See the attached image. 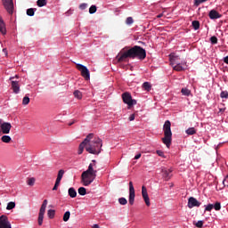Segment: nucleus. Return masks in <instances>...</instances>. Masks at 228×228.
<instances>
[{
    "label": "nucleus",
    "instance_id": "25",
    "mask_svg": "<svg viewBox=\"0 0 228 228\" xmlns=\"http://www.w3.org/2000/svg\"><path fill=\"white\" fill-rule=\"evenodd\" d=\"M186 134L191 135L195 134L197 133V130H195V127H190L185 131Z\"/></svg>",
    "mask_w": 228,
    "mask_h": 228
},
{
    "label": "nucleus",
    "instance_id": "42",
    "mask_svg": "<svg viewBox=\"0 0 228 228\" xmlns=\"http://www.w3.org/2000/svg\"><path fill=\"white\" fill-rule=\"evenodd\" d=\"M214 208L216 209V211H220V209H222V206L220 205V202H216L214 205Z\"/></svg>",
    "mask_w": 228,
    "mask_h": 228
},
{
    "label": "nucleus",
    "instance_id": "19",
    "mask_svg": "<svg viewBox=\"0 0 228 228\" xmlns=\"http://www.w3.org/2000/svg\"><path fill=\"white\" fill-rule=\"evenodd\" d=\"M169 61H170V65L174 67V65H176L177 63H179V56L175 54H170Z\"/></svg>",
    "mask_w": 228,
    "mask_h": 228
},
{
    "label": "nucleus",
    "instance_id": "57",
    "mask_svg": "<svg viewBox=\"0 0 228 228\" xmlns=\"http://www.w3.org/2000/svg\"><path fill=\"white\" fill-rule=\"evenodd\" d=\"M93 228H100V227H99V224H94Z\"/></svg>",
    "mask_w": 228,
    "mask_h": 228
},
{
    "label": "nucleus",
    "instance_id": "44",
    "mask_svg": "<svg viewBox=\"0 0 228 228\" xmlns=\"http://www.w3.org/2000/svg\"><path fill=\"white\" fill-rule=\"evenodd\" d=\"M214 205L213 204H208L206 208H205V211H211V209H213Z\"/></svg>",
    "mask_w": 228,
    "mask_h": 228
},
{
    "label": "nucleus",
    "instance_id": "39",
    "mask_svg": "<svg viewBox=\"0 0 228 228\" xmlns=\"http://www.w3.org/2000/svg\"><path fill=\"white\" fill-rule=\"evenodd\" d=\"M118 202L121 206H126V204H127V200L126 198H119Z\"/></svg>",
    "mask_w": 228,
    "mask_h": 228
},
{
    "label": "nucleus",
    "instance_id": "53",
    "mask_svg": "<svg viewBox=\"0 0 228 228\" xmlns=\"http://www.w3.org/2000/svg\"><path fill=\"white\" fill-rule=\"evenodd\" d=\"M224 111H225V109H219V111H218V114H222V113H224Z\"/></svg>",
    "mask_w": 228,
    "mask_h": 228
},
{
    "label": "nucleus",
    "instance_id": "46",
    "mask_svg": "<svg viewBox=\"0 0 228 228\" xmlns=\"http://www.w3.org/2000/svg\"><path fill=\"white\" fill-rule=\"evenodd\" d=\"M193 225H195L198 228H200V221H193L192 222Z\"/></svg>",
    "mask_w": 228,
    "mask_h": 228
},
{
    "label": "nucleus",
    "instance_id": "23",
    "mask_svg": "<svg viewBox=\"0 0 228 228\" xmlns=\"http://www.w3.org/2000/svg\"><path fill=\"white\" fill-rule=\"evenodd\" d=\"M73 95L74 97H76V99H83V94L79 91V90H76L74 93H73Z\"/></svg>",
    "mask_w": 228,
    "mask_h": 228
},
{
    "label": "nucleus",
    "instance_id": "10",
    "mask_svg": "<svg viewBox=\"0 0 228 228\" xmlns=\"http://www.w3.org/2000/svg\"><path fill=\"white\" fill-rule=\"evenodd\" d=\"M2 2L6 12L12 15L13 13V0H2Z\"/></svg>",
    "mask_w": 228,
    "mask_h": 228
},
{
    "label": "nucleus",
    "instance_id": "34",
    "mask_svg": "<svg viewBox=\"0 0 228 228\" xmlns=\"http://www.w3.org/2000/svg\"><path fill=\"white\" fill-rule=\"evenodd\" d=\"M15 208V202L11 201L7 204L6 209L10 211V209H13Z\"/></svg>",
    "mask_w": 228,
    "mask_h": 228
},
{
    "label": "nucleus",
    "instance_id": "60",
    "mask_svg": "<svg viewBox=\"0 0 228 228\" xmlns=\"http://www.w3.org/2000/svg\"><path fill=\"white\" fill-rule=\"evenodd\" d=\"M15 77H19V76H16Z\"/></svg>",
    "mask_w": 228,
    "mask_h": 228
},
{
    "label": "nucleus",
    "instance_id": "13",
    "mask_svg": "<svg viewBox=\"0 0 228 228\" xmlns=\"http://www.w3.org/2000/svg\"><path fill=\"white\" fill-rule=\"evenodd\" d=\"M0 228H12V224H10L8 217L4 215L0 216Z\"/></svg>",
    "mask_w": 228,
    "mask_h": 228
},
{
    "label": "nucleus",
    "instance_id": "21",
    "mask_svg": "<svg viewBox=\"0 0 228 228\" xmlns=\"http://www.w3.org/2000/svg\"><path fill=\"white\" fill-rule=\"evenodd\" d=\"M68 193L71 199H76V197H77V191H76V189H74V187H70L68 190Z\"/></svg>",
    "mask_w": 228,
    "mask_h": 228
},
{
    "label": "nucleus",
    "instance_id": "47",
    "mask_svg": "<svg viewBox=\"0 0 228 228\" xmlns=\"http://www.w3.org/2000/svg\"><path fill=\"white\" fill-rule=\"evenodd\" d=\"M142 158V153H138L134 156V159H140Z\"/></svg>",
    "mask_w": 228,
    "mask_h": 228
},
{
    "label": "nucleus",
    "instance_id": "49",
    "mask_svg": "<svg viewBox=\"0 0 228 228\" xmlns=\"http://www.w3.org/2000/svg\"><path fill=\"white\" fill-rule=\"evenodd\" d=\"M129 120H130V122H133V120H134V114H132V115L129 117Z\"/></svg>",
    "mask_w": 228,
    "mask_h": 228
},
{
    "label": "nucleus",
    "instance_id": "18",
    "mask_svg": "<svg viewBox=\"0 0 228 228\" xmlns=\"http://www.w3.org/2000/svg\"><path fill=\"white\" fill-rule=\"evenodd\" d=\"M208 17L212 20L221 19L222 14H220L216 10H211L208 13Z\"/></svg>",
    "mask_w": 228,
    "mask_h": 228
},
{
    "label": "nucleus",
    "instance_id": "24",
    "mask_svg": "<svg viewBox=\"0 0 228 228\" xmlns=\"http://www.w3.org/2000/svg\"><path fill=\"white\" fill-rule=\"evenodd\" d=\"M142 88H144V90H146L147 92H151V88H152V86H151V83L144 82L142 84Z\"/></svg>",
    "mask_w": 228,
    "mask_h": 228
},
{
    "label": "nucleus",
    "instance_id": "41",
    "mask_svg": "<svg viewBox=\"0 0 228 228\" xmlns=\"http://www.w3.org/2000/svg\"><path fill=\"white\" fill-rule=\"evenodd\" d=\"M133 22H134V20H133V17L126 18V24H127V26H131Z\"/></svg>",
    "mask_w": 228,
    "mask_h": 228
},
{
    "label": "nucleus",
    "instance_id": "22",
    "mask_svg": "<svg viewBox=\"0 0 228 228\" xmlns=\"http://www.w3.org/2000/svg\"><path fill=\"white\" fill-rule=\"evenodd\" d=\"M6 134H4V135L1 137V142H3L4 143H10V142H12V137Z\"/></svg>",
    "mask_w": 228,
    "mask_h": 228
},
{
    "label": "nucleus",
    "instance_id": "6",
    "mask_svg": "<svg viewBox=\"0 0 228 228\" xmlns=\"http://www.w3.org/2000/svg\"><path fill=\"white\" fill-rule=\"evenodd\" d=\"M77 69L81 72V76L84 77L86 81L90 80V70L83 64H77Z\"/></svg>",
    "mask_w": 228,
    "mask_h": 228
},
{
    "label": "nucleus",
    "instance_id": "28",
    "mask_svg": "<svg viewBox=\"0 0 228 228\" xmlns=\"http://www.w3.org/2000/svg\"><path fill=\"white\" fill-rule=\"evenodd\" d=\"M64 175H65V170L60 169L57 175V179L61 181V179H63Z\"/></svg>",
    "mask_w": 228,
    "mask_h": 228
},
{
    "label": "nucleus",
    "instance_id": "38",
    "mask_svg": "<svg viewBox=\"0 0 228 228\" xmlns=\"http://www.w3.org/2000/svg\"><path fill=\"white\" fill-rule=\"evenodd\" d=\"M95 12H97V6L91 5V7L89 8V13L92 15V14L95 13Z\"/></svg>",
    "mask_w": 228,
    "mask_h": 228
},
{
    "label": "nucleus",
    "instance_id": "29",
    "mask_svg": "<svg viewBox=\"0 0 228 228\" xmlns=\"http://www.w3.org/2000/svg\"><path fill=\"white\" fill-rule=\"evenodd\" d=\"M47 215L49 218L53 219L54 218V215H56V211H54L53 209H49Z\"/></svg>",
    "mask_w": 228,
    "mask_h": 228
},
{
    "label": "nucleus",
    "instance_id": "11",
    "mask_svg": "<svg viewBox=\"0 0 228 228\" xmlns=\"http://www.w3.org/2000/svg\"><path fill=\"white\" fill-rule=\"evenodd\" d=\"M11 81V86L13 94H19L20 92V86L19 85V81H14L15 77H11L10 78Z\"/></svg>",
    "mask_w": 228,
    "mask_h": 228
},
{
    "label": "nucleus",
    "instance_id": "7",
    "mask_svg": "<svg viewBox=\"0 0 228 228\" xmlns=\"http://www.w3.org/2000/svg\"><path fill=\"white\" fill-rule=\"evenodd\" d=\"M94 138V134H89L86 139L79 144L78 146V154H83V151H85V147L88 146L90 143V140Z\"/></svg>",
    "mask_w": 228,
    "mask_h": 228
},
{
    "label": "nucleus",
    "instance_id": "14",
    "mask_svg": "<svg viewBox=\"0 0 228 228\" xmlns=\"http://www.w3.org/2000/svg\"><path fill=\"white\" fill-rule=\"evenodd\" d=\"M162 177L165 181H170L172 178V169H168L167 167L161 168Z\"/></svg>",
    "mask_w": 228,
    "mask_h": 228
},
{
    "label": "nucleus",
    "instance_id": "20",
    "mask_svg": "<svg viewBox=\"0 0 228 228\" xmlns=\"http://www.w3.org/2000/svg\"><path fill=\"white\" fill-rule=\"evenodd\" d=\"M0 33L2 35H6V24H4V20H3V18L0 16Z\"/></svg>",
    "mask_w": 228,
    "mask_h": 228
},
{
    "label": "nucleus",
    "instance_id": "31",
    "mask_svg": "<svg viewBox=\"0 0 228 228\" xmlns=\"http://www.w3.org/2000/svg\"><path fill=\"white\" fill-rule=\"evenodd\" d=\"M192 28L196 30L199 29V28H200V22H199V20L192 21Z\"/></svg>",
    "mask_w": 228,
    "mask_h": 228
},
{
    "label": "nucleus",
    "instance_id": "12",
    "mask_svg": "<svg viewBox=\"0 0 228 228\" xmlns=\"http://www.w3.org/2000/svg\"><path fill=\"white\" fill-rule=\"evenodd\" d=\"M134 186H133V182H129V200L128 202L130 206H133L134 204Z\"/></svg>",
    "mask_w": 228,
    "mask_h": 228
},
{
    "label": "nucleus",
    "instance_id": "37",
    "mask_svg": "<svg viewBox=\"0 0 228 228\" xmlns=\"http://www.w3.org/2000/svg\"><path fill=\"white\" fill-rule=\"evenodd\" d=\"M210 42L213 45H215L218 44V38L216 37L213 36L210 37Z\"/></svg>",
    "mask_w": 228,
    "mask_h": 228
},
{
    "label": "nucleus",
    "instance_id": "40",
    "mask_svg": "<svg viewBox=\"0 0 228 228\" xmlns=\"http://www.w3.org/2000/svg\"><path fill=\"white\" fill-rule=\"evenodd\" d=\"M221 99H228V92L227 91H223L220 94Z\"/></svg>",
    "mask_w": 228,
    "mask_h": 228
},
{
    "label": "nucleus",
    "instance_id": "36",
    "mask_svg": "<svg viewBox=\"0 0 228 228\" xmlns=\"http://www.w3.org/2000/svg\"><path fill=\"white\" fill-rule=\"evenodd\" d=\"M35 181H36L35 177H31L28 180L27 184L28 186H34L35 185Z\"/></svg>",
    "mask_w": 228,
    "mask_h": 228
},
{
    "label": "nucleus",
    "instance_id": "26",
    "mask_svg": "<svg viewBox=\"0 0 228 228\" xmlns=\"http://www.w3.org/2000/svg\"><path fill=\"white\" fill-rule=\"evenodd\" d=\"M37 4L39 8H42V6H45L47 4V0H37Z\"/></svg>",
    "mask_w": 228,
    "mask_h": 228
},
{
    "label": "nucleus",
    "instance_id": "9",
    "mask_svg": "<svg viewBox=\"0 0 228 228\" xmlns=\"http://www.w3.org/2000/svg\"><path fill=\"white\" fill-rule=\"evenodd\" d=\"M122 99L125 104H127V106H134V104H136V100H133V97L129 93H124L122 94Z\"/></svg>",
    "mask_w": 228,
    "mask_h": 228
},
{
    "label": "nucleus",
    "instance_id": "4",
    "mask_svg": "<svg viewBox=\"0 0 228 228\" xmlns=\"http://www.w3.org/2000/svg\"><path fill=\"white\" fill-rule=\"evenodd\" d=\"M102 149V140L101 138H96L93 142H89L87 146H86V152L89 154H101Z\"/></svg>",
    "mask_w": 228,
    "mask_h": 228
},
{
    "label": "nucleus",
    "instance_id": "50",
    "mask_svg": "<svg viewBox=\"0 0 228 228\" xmlns=\"http://www.w3.org/2000/svg\"><path fill=\"white\" fill-rule=\"evenodd\" d=\"M3 53H4L5 56H8V50L6 48L3 49Z\"/></svg>",
    "mask_w": 228,
    "mask_h": 228
},
{
    "label": "nucleus",
    "instance_id": "3",
    "mask_svg": "<svg viewBox=\"0 0 228 228\" xmlns=\"http://www.w3.org/2000/svg\"><path fill=\"white\" fill-rule=\"evenodd\" d=\"M172 123H170V120H167L164 123L163 126V131H164V137L162 138V142L164 145H166L167 148L172 145Z\"/></svg>",
    "mask_w": 228,
    "mask_h": 228
},
{
    "label": "nucleus",
    "instance_id": "32",
    "mask_svg": "<svg viewBox=\"0 0 228 228\" xmlns=\"http://www.w3.org/2000/svg\"><path fill=\"white\" fill-rule=\"evenodd\" d=\"M78 193L82 196L86 195V188L85 187H79L78 188Z\"/></svg>",
    "mask_w": 228,
    "mask_h": 228
},
{
    "label": "nucleus",
    "instance_id": "30",
    "mask_svg": "<svg viewBox=\"0 0 228 228\" xmlns=\"http://www.w3.org/2000/svg\"><path fill=\"white\" fill-rule=\"evenodd\" d=\"M37 9H33V8H29L27 10V15H28V17H33V15H35V11Z\"/></svg>",
    "mask_w": 228,
    "mask_h": 228
},
{
    "label": "nucleus",
    "instance_id": "55",
    "mask_svg": "<svg viewBox=\"0 0 228 228\" xmlns=\"http://www.w3.org/2000/svg\"><path fill=\"white\" fill-rule=\"evenodd\" d=\"M53 190V191H56V190H58V185H55V184H54Z\"/></svg>",
    "mask_w": 228,
    "mask_h": 228
},
{
    "label": "nucleus",
    "instance_id": "59",
    "mask_svg": "<svg viewBox=\"0 0 228 228\" xmlns=\"http://www.w3.org/2000/svg\"><path fill=\"white\" fill-rule=\"evenodd\" d=\"M208 0H200V3H206Z\"/></svg>",
    "mask_w": 228,
    "mask_h": 228
},
{
    "label": "nucleus",
    "instance_id": "35",
    "mask_svg": "<svg viewBox=\"0 0 228 228\" xmlns=\"http://www.w3.org/2000/svg\"><path fill=\"white\" fill-rule=\"evenodd\" d=\"M22 104L23 106H28V104H29V96L23 97Z\"/></svg>",
    "mask_w": 228,
    "mask_h": 228
},
{
    "label": "nucleus",
    "instance_id": "5",
    "mask_svg": "<svg viewBox=\"0 0 228 228\" xmlns=\"http://www.w3.org/2000/svg\"><path fill=\"white\" fill-rule=\"evenodd\" d=\"M12 131V123L4 122L0 118V134H10Z\"/></svg>",
    "mask_w": 228,
    "mask_h": 228
},
{
    "label": "nucleus",
    "instance_id": "8",
    "mask_svg": "<svg viewBox=\"0 0 228 228\" xmlns=\"http://www.w3.org/2000/svg\"><path fill=\"white\" fill-rule=\"evenodd\" d=\"M47 208V200H45L43 201V204L40 208L39 210V215H38V225H42L44 224V215H45V209Z\"/></svg>",
    "mask_w": 228,
    "mask_h": 228
},
{
    "label": "nucleus",
    "instance_id": "33",
    "mask_svg": "<svg viewBox=\"0 0 228 228\" xmlns=\"http://www.w3.org/2000/svg\"><path fill=\"white\" fill-rule=\"evenodd\" d=\"M182 94H183V95H186L188 97L190 95V94H191V91H190V89H188V88H183Z\"/></svg>",
    "mask_w": 228,
    "mask_h": 228
},
{
    "label": "nucleus",
    "instance_id": "45",
    "mask_svg": "<svg viewBox=\"0 0 228 228\" xmlns=\"http://www.w3.org/2000/svg\"><path fill=\"white\" fill-rule=\"evenodd\" d=\"M88 6V4H81L80 5H79V8H80V10H86V7Z\"/></svg>",
    "mask_w": 228,
    "mask_h": 228
},
{
    "label": "nucleus",
    "instance_id": "1",
    "mask_svg": "<svg viewBox=\"0 0 228 228\" xmlns=\"http://www.w3.org/2000/svg\"><path fill=\"white\" fill-rule=\"evenodd\" d=\"M127 58H130L131 60H134V58H138V60H145V58H147V52L142 46L134 45L129 49L127 47L123 48L116 57L118 63L127 61Z\"/></svg>",
    "mask_w": 228,
    "mask_h": 228
},
{
    "label": "nucleus",
    "instance_id": "27",
    "mask_svg": "<svg viewBox=\"0 0 228 228\" xmlns=\"http://www.w3.org/2000/svg\"><path fill=\"white\" fill-rule=\"evenodd\" d=\"M70 218V211H66L63 215V222H69Z\"/></svg>",
    "mask_w": 228,
    "mask_h": 228
},
{
    "label": "nucleus",
    "instance_id": "48",
    "mask_svg": "<svg viewBox=\"0 0 228 228\" xmlns=\"http://www.w3.org/2000/svg\"><path fill=\"white\" fill-rule=\"evenodd\" d=\"M60 183H61V180L56 178L55 185H56V186H60Z\"/></svg>",
    "mask_w": 228,
    "mask_h": 228
},
{
    "label": "nucleus",
    "instance_id": "52",
    "mask_svg": "<svg viewBox=\"0 0 228 228\" xmlns=\"http://www.w3.org/2000/svg\"><path fill=\"white\" fill-rule=\"evenodd\" d=\"M199 4H200V0H195V5L199 6Z\"/></svg>",
    "mask_w": 228,
    "mask_h": 228
},
{
    "label": "nucleus",
    "instance_id": "54",
    "mask_svg": "<svg viewBox=\"0 0 228 228\" xmlns=\"http://www.w3.org/2000/svg\"><path fill=\"white\" fill-rule=\"evenodd\" d=\"M161 17H163V13L157 15V19H161Z\"/></svg>",
    "mask_w": 228,
    "mask_h": 228
},
{
    "label": "nucleus",
    "instance_id": "43",
    "mask_svg": "<svg viewBox=\"0 0 228 228\" xmlns=\"http://www.w3.org/2000/svg\"><path fill=\"white\" fill-rule=\"evenodd\" d=\"M157 154H158V156H159L160 158H165V152H163V151L158 150V151H157Z\"/></svg>",
    "mask_w": 228,
    "mask_h": 228
},
{
    "label": "nucleus",
    "instance_id": "2",
    "mask_svg": "<svg viewBox=\"0 0 228 228\" xmlns=\"http://www.w3.org/2000/svg\"><path fill=\"white\" fill-rule=\"evenodd\" d=\"M97 167V161L95 159L92 160L89 164L88 168L84 171L81 175V181L84 186H90V183L95 181L97 177V170L94 169Z\"/></svg>",
    "mask_w": 228,
    "mask_h": 228
},
{
    "label": "nucleus",
    "instance_id": "16",
    "mask_svg": "<svg viewBox=\"0 0 228 228\" xmlns=\"http://www.w3.org/2000/svg\"><path fill=\"white\" fill-rule=\"evenodd\" d=\"M142 195L146 206H151V200L149 199V193L147 192V188L145 186L142 187Z\"/></svg>",
    "mask_w": 228,
    "mask_h": 228
},
{
    "label": "nucleus",
    "instance_id": "51",
    "mask_svg": "<svg viewBox=\"0 0 228 228\" xmlns=\"http://www.w3.org/2000/svg\"><path fill=\"white\" fill-rule=\"evenodd\" d=\"M224 63H226L228 65V56L224 58Z\"/></svg>",
    "mask_w": 228,
    "mask_h": 228
},
{
    "label": "nucleus",
    "instance_id": "17",
    "mask_svg": "<svg viewBox=\"0 0 228 228\" xmlns=\"http://www.w3.org/2000/svg\"><path fill=\"white\" fill-rule=\"evenodd\" d=\"M172 67L174 70H176V72H181L182 70H184L186 69V62H183V63L177 62Z\"/></svg>",
    "mask_w": 228,
    "mask_h": 228
},
{
    "label": "nucleus",
    "instance_id": "56",
    "mask_svg": "<svg viewBox=\"0 0 228 228\" xmlns=\"http://www.w3.org/2000/svg\"><path fill=\"white\" fill-rule=\"evenodd\" d=\"M75 122H76V120H73L71 123H69L68 126H72V125H74Z\"/></svg>",
    "mask_w": 228,
    "mask_h": 228
},
{
    "label": "nucleus",
    "instance_id": "58",
    "mask_svg": "<svg viewBox=\"0 0 228 228\" xmlns=\"http://www.w3.org/2000/svg\"><path fill=\"white\" fill-rule=\"evenodd\" d=\"M203 225H204V223L200 221V227L202 228Z\"/></svg>",
    "mask_w": 228,
    "mask_h": 228
},
{
    "label": "nucleus",
    "instance_id": "15",
    "mask_svg": "<svg viewBox=\"0 0 228 228\" xmlns=\"http://www.w3.org/2000/svg\"><path fill=\"white\" fill-rule=\"evenodd\" d=\"M187 206L190 209H191L193 208H199V206H200V202H199V200H197V199H195L193 197H190L188 200Z\"/></svg>",
    "mask_w": 228,
    "mask_h": 228
}]
</instances>
